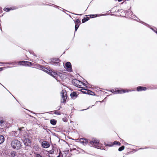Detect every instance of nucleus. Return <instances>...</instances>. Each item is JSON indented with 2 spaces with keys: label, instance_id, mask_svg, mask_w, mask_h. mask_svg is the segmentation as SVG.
Listing matches in <instances>:
<instances>
[{
  "label": "nucleus",
  "instance_id": "nucleus-1",
  "mask_svg": "<svg viewBox=\"0 0 157 157\" xmlns=\"http://www.w3.org/2000/svg\"><path fill=\"white\" fill-rule=\"evenodd\" d=\"M82 140L80 141V143L83 144V145L87 144L88 143H89L91 145H92V146L98 149H101L99 145L100 144L99 143V141L98 140L94 139L91 141L88 140H85L83 141Z\"/></svg>",
  "mask_w": 157,
  "mask_h": 157
},
{
  "label": "nucleus",
  "instance_id": "nucleus-2",
  "mask_svg": "<svg viewBox=\"0 0 157 157\" xmlns=\"http://www.w3.org/2000/svg\"><path fill=\"white\" fill-rule=\"evenodd\" d=\"M11 145L13 149H20L21 146V142L17 140H12Z\"/></svg>",
  "mask_w": 157,
  "mask_h": 157
},
{
  "label": "nucleus",
  "instance_id": "nucleus-3",
  "mask_svg": "<svg viewBox=\"0 0 157 157\" xmlns=\"http://www.w3.org/2000/svg\"><path fill=\"white\" fill-rule=\"evenodd\" d=\"M66 91L65 90H63L60 92L61 98L60 101L61 103H65L67 98V96Z\"/></svg>",
  "mask_w": 157,
  "mask_h": 157
},
{
  "label": "nucleus",
  "instance_id": "nucleus-4",
  "mask_svg": "<svg viewBox=\"0 0 157 157\" xmlns=\"http://www.w3.org/2000/svg\"><path fill=\"white\" fill-rule=\"evenodd\" d=\"M64 67L68 72H71L72 71L71 64L70 62H67L65 63Z\"/></svg>",
  "mask_w": 157,
  "mask_h": 157
},
{
  "label": "nucleus",
  "instance_id": "nucleus-5",
  "mask_svg": "<svg viewBox=\"0 0 157 157\" xmlns=\"http://www.w3.org/2000/svg\"><path fill=\"white\" fill-rule=\"evenodd\" d=\"M44 71L46 72V73L49 74L51 75L52 76L56 79V75H58L57 73H56L54 72H51L50 71L47 70H44Z\"/></svg>",
  "mask_w": 157,
  "mask_h": 157
},
{
  "label": "nucleus",
  "instance_id": "nucleus-6",
  "mask_svg": "<svg viewBox=\"0 0 157 157\" xmlns=\"http://www.w3.org/2000/svg\"><path fill=\"white\" fill-rule=\"evenodd\" d=\"M115 90V91H114V90H113L111 91L112 93L114 94L117 93L121 94L122 93H125L126 92L125 90Z\"/></svg>",
  "mask_w": 157,
  "mask_h": 157
},
{
  "label": "nucleus",
  "instance_id": "nucleus-7",
  "mask_svg": "<svg viewBox=\"0 0 157 157\" xmlns=\"http://www.w3.org/2000/svg\"><path fill=\"white\" fill-rule=\"evenodd\" d=\"M42 145L44 148H47L49 147V144L46 141H44L42 142Z\"/></svg>",
  "mask_w": 157,
  "mask_h": 157
},
{
  "label": "nucleus",
  "instance_id": "nucleus-8",
  "mask_svg": "<svg viewBox=\"0 0 157 157\" xmlns=\"http://www.w3.org/2000/svg\"><path fill=\"white\" fill-rule=\"evenodd\" d=\"M31 141L29 139H25L24 141V144L26 146H29L31 144Z\"/></svg>",
  "mask_w": 157,
  "mask_h": 157
},
{
  "label": "nucleus",
  "instance_id": "nucleus-9",
  "mask_svg": "<svg viewBox=\"0 0 157 157\" xmlns=\"http://www.w3.org/2000/svg\"><path fill=\"white\" fill-rule=\"evenodd\" d=\"M136 90L138 91H140L146 90L147 88L145 87L139 86L137 87Z\"/></svg>",
  "mask_w": 157,
  "mask_h": 157
},
{
  "label": "nucleus",
  "instance_id": "nucleus-10",
  "mask_svg": "<svg viewBox=\"0 0 157 157\" xmlns=\"http://www.w3.org/2000/svg\"><path fill=\"white\" fill-rule=\"evenodd\" d=\"M80 82L79 80L75 79L72 80V83L75 86H78Z\"/></svg>",
  "mask_w": 157,
  "mask_h": 157
},
{
  "label": "nucleus",
  "instance_id": "nucleus-11",
  "mask_svg": "<svg viewBox=\"0 0 157 157\" xmlns=\"http://www.w3.org/2000/svg\"><path fill=\"white\" fill-rule=\"evenodd\" d=\"M70 96L72 98H74V97L75 98H76L77 95L76 92H74L71 94Z\"/></svg>",
  "mask_w": 157,
  "mask_h": 157
},
{
  "label": "nucleus",
  "instance_id": "nucleus-12",
  "mask_svg": "<svg viewBox=\"0 0 157 157\" xmlns=\"http://www.w3.org/2000/svg\"><path fill=\"white\" fill-rule=\"evenodd\" d=\"M4 140V137L2 135H0V144L2 143Z\"/></svg>",
  "mask_w": 157,
  "mask_h": 157
},
{
  "label": "nucleus",
  "instance_id": "nucleus-13",
  "mask_svg": "<svg viewBox=\"0 0 157 157\" xmlns=\"http://www.w3.org/2000/svg\"><path fill=\"white\" fill-rule=\"evenodd\" d=\"M19 63H26L27 65L29 66L31 65H32L31 63L30 62H28V61H22L21 62H20Z\"/></svg>",
  "mask_w": 157,
  "mask_h": 157
},
{
  "label": "nucleus",
  "instance_id": "nucleus-14",
  "mask_svg": "<svg viewBox=\"0 0 157 157\" xmlns=\"http://www.w3.org/2000/svg\"><path fill=\"white\" fill-rule=\"evenodd\" d=\"M16 153L14 151H13L11 152V153L10 154V156L11 157H14L15 156H16Z\"/></svg>",
  "mask_w": 157,
  "mask_h": 157
},
{
  "label": "nucleus",
  "instance_id": "nucleus-15",
  "mask_svg": "<svg viewBox=\"0 0 157 157\" xmlns=\"http://www.w3.org/2000/svg\"><path fill=\"white\" fill-rule=\"evenodd\" d=\"M113 145H117L118 146H120L121 145V144L119 142L116 141H114L113 142Z\"/></svg>",
  "mask_w": 157,
  "mask_h": 157
},
{
  "label": "nucleus",
  "instance_id": "nucleus-16",
  "mask_svg": "<svg viewBox=\"0 0 157 157\" xmlns=\"http://www.w3.org/2000/svg\"><path fill=\"white\" fill-rule=\"evenodd\" d=\"M89 20V18L88 17H85L82 20V22L84 23L86 21H87Z\"/></svg>",
  "mask_w": 157,
  "mask_h": 157
},
{
  "label": "nucleus",
  "instance_id": "nucleus-17",
  "mask_svg": "<svg viewBox=\"0 0 157 157\" xmlns=\"http://www.w3.org/2000/svg\"><path fill=\"white\" fill-rule=\"evenodd\" d=\"M86 92H84V94H90L92 95L93 94H91V93H92L94 94V93L92 91L90 90H86Z\"/></svg>",
  "mask_w": 157,
  "mask_h": 157
},
{
  "label": "nucleus",
  "instance_id": "nucleus-18",
  "mask_svg": "<svg viewBox=\"0 0 157 157\" xmlns=\"http://www.w3.org/2000/svg\"><path fill=\"white\" fill-rule=\"evenodd\" d=\"M50 122L52 124L54 125L56 123V121L55 120L52 119L51 120Z\"/></svg>",
  "mask_w": 157,
  "mask_h": 157
},
{
  "label": "nucleus",
  "instance_id": "nucleus-19",
  "mask_svg": "<svg viewBox=\"0 0 157 157\" xmlns=\"http://www.w3.org/2000/svg\"><path fill=\"white\" fill-rule=\"evenodd\" d=\"M105 145L106 146L109 147H111L113 145V143L111 142H110L108 144H105Z\"/></svg>",
  "mask_w": 157,
  "mask_h": 157
},
{
  "label": "nucleus",
  "instance_id": "nucleus-20",
  "mask_svg": "<svg viewBox=\"0 0 157 157\" xmlns=\"http://www.w3.org/2000/svg\"><path fill=\"white\" fill-rule=\"evenodd\" d=\"M124 148V146H122L121 147H119L118 149V151H121L123 150Z\"/></svg>",
  "mask_w": 157,
  "mask_h": 157
},
{
  "label": "nucleus",
  "instance_id": "nucleus-21",
  "mask_svg": "<svg viewBox=\"0 0 157 157\" xmlns=\"http://www.w3.org/2000/svg\"><path fill=\"white\" fill-rule=\"evenodd\" d=\"M52 62L56 64L59 62V59H53Z\"/></svg>",
  "mask_w": 157,
  "mask_h": 157
},
{
  "label": "nucleus",
  "instance_id": "nucleus-22",
  "mask_svg": "<svg viewBox=\"0 0 157 157\" xmlns=\"http://www.w3.org/2000/svg\"><path fill=\"white\" fill-rule=\"evenodd\" d=\"M81 22L78 19H77L75 22V24H77L80 23Z\"/></svg>",
  "mask_w": 157,
  "mask_h": 157
},
{
  "label": "nucleus",
  "instance_id": "nucleus-23",
  "mask_svg": "<svg viewBox=\"0 0 157 157\" xmlns=\"http://www.w3.org/2000/svg\"><path fill=\"white\" fill-rule=\"evenodd\" d=\"M79 26V25H78V24H75V31H76L78 28Z\"/></svg>",
  "mask_w": 157,
  "mask_h": 157
},
{
  "label": "nucleus",
  "instance_id": "nucleus-24",
  "mask_svg": "<svg viewBox=\"0 0 157 157\" xmlns=\"http://www.w3.org/2000/svg\"><path fill=\"white\" fill-rule=\"evenodd\" d=\"M62 120H63V121L64 122H67V118H66V117L63 118Z\"/></svg>",
  "mask_w": 157,
  "mask_h": 157
},
{
  "label": "nucleus",
  "instance_id": "nucleus-25",
  "mask_svg": "<svg viewBox=\"0 0 157 157\" xmlns=\"http://www.w3.org/2000/svg\"><path fill=\"white\" fill-rule=\"evenodd\" d=\"M140 22L141 23H142V24H144L145 25H147V24L146 23L142 21H140Z\"/></svg>",
  "mask_w": 157,
  "mask_h": 157
},
{
  "label": "nucleus",
  "instance_id": "nucleus-26",
  "mask_svg": "<svg viewBox=\"0 0 157 157\" xmlns=\"http://www.w3.org/2000/svg\"><path fill=\"white\" fill-rule=\"evenodd\" d=\"M36 157H42L39 154H37L36 155Z\"/></svg>",
  "mask_w": 157,
  "mask_h": 157
},
{
  "label": "nucleus",
  "instance_id": "nucleus-27",
  "mask_svg": "<svg viewBox=\"0 0 157 157\" xmlns=\"http://www.w3.org/2000/svg\"><path fill=\"white\" fill-rule=\"evenodd\" d=\"M87 140V139H86L85 138H80V141H81V140Z\"/></svg>",
  "mask_w": 157,
  "mask_h": 157
},
{
  "label": "nucleus",
  "instance_id": "nucleus-28",
  "mask_svg": "<svg viewBox=\"0 0 157 157\" xmlns=\"http://www.w3.org/2000/svg\"><path fill=\"white\" fill-rule=\"evenodd\" d=\"M10 9H9V8H6V9H5V11H10Z\"/></svg>",
  "mask_w": 157,
  "mask_h": 157
},
{
  "label": "nucleus",
  "instance_id": "nucleus-29",
  "mask_svg": "<svg viewBox=\"0 0 157 157\" xmlns=\"http://www.w3.org/2000/svg\"><path fill=\"white\" fill-rule=\"evenodd\" d=\"M59 157H60V155H62V152L61 151H60V150H59Z\"/></svg>",
  "mask_w": 157,
  "mask_h": 157
},
{
  "label": "nucleus",
  "instance_id": "nucleus-30",
  "mask_svg": "<svg viewBox=\"0 0 157 157\" xmlns=\"http://www.w3.org/2000/svg\"><path fill=\"white\" fill-rule=\"evenodd\" d=\"M3 122H4V121L3 120H1L0 121V123L1 124H3Z\"/></svg>",
  "mask_w": 157,
  "mask_h": 157
},
{
  "label": "nucleus",
  "instance_id": "nucleus-31",
  "mask_svg": "<svg viewBox=\"0 0 157 157\" xmlns=\"http://www.w3.org/2000/svg\"><path fill=\"white\" fill-rule=\"evenodd\" d=\"M63 75L62 74H61V73H59V77H60L61 78V77H62Z\"/></svg>",
  "mask_w": 157,
  "mask_h": 157
},
{
  "label": "nucleus",
  "instance_id": "nucleus-32",
  "mask_svg": "<svg viewBox=\"0 0 157 157\" xmlns=\"http://www.w3.org/2000/svg\"><path fill=\"white\" fill-rule=\"evenodd\" d=\"M54 113L56 114H59V113L55 111Z\"/></svg>",
  "mask_w": 157,
  "mask_h": 157
},
{
  "label": "nucleus",
  "instance_id": "nucleus-33",
  "mask_svg": "<svg viewBox=\"0 0 157 157\" xmlns=\"http://www.w3.org/2000/svg\"><path fill=\"white\" fill-rule=\"evenodd\" d=\"M74 14L76 15H80V16H81L82 15V14H75V13H74Z\"/></svg>",
  "mask_w": 157,
  "mask_h": 157
},
{
  "label": "nucleus",
  "instance_id": "nucleus-34",
  "mask_svg": "<svg viewBox=\"0 0 157 157\" xmlns=\"http://www.w3.org/2000/svg\"><path fill=\"white\" fill-rule=\"evenodd\" d=\"M2 68L1 67L0 68V71H2Z\"/></svg>",
  "mask_w": 157,
  "mask_h": 157
},
{
  "label": "nucleus",
  "instance_id": "nucleus-35",
  "mask_svg": "<svg viewBox=\"0 0 157 157\" xmlns=\"http://www.w3.org/2000/svg\"><path fill=\"white\" fill-rule=\"evenodd\" d=\"M92 16H95V17H97V15L96 14V15H92Z\"/></svg>",
  "mask_w": 157,
  "mask_h": 157
},
{
  "label": "nucleus",
  "instance_id": "nucleus-36",
  "mask_svg": "<svg viewBox=\"0 0 157 157\" xmlns=\"http://www.w3.org/2000/svg\"><path fill=\"white\" fill-rule=\"evenodd\" d=\"M117 0L118 1V2H121L122 1V0Z\"/></svg>",
  "mask_w": 157,
  "mask_h": 157
},
{
  "label": "nucleus",
  "instance_id": "nucleus-37",
  "mask_svg": "<svg viewBox=\"0 0 157 157\" xmlns=\"http://www.w3.org/2000/svg\"><path fill=\"white\" fill-rule=\"evenodd\" d=\"M82 93H84V92H86V91H85H85H82Z\"/></svg>",
  "mask_w": 157,
  "mask_h": 157
},
{
  "label": "nucleus",
  "instance_id": "nucleus-38",
  "mask_svg": "<svg viewBox=\"0 0 157 157\" xmlns=\"http://www.w3.org/2000/svg\"><path fill=\"white\" fill-rule=\"evenodd\" d=\"M86 109H83V110H82V111H83L84 110H86Z\"/></svg>",
  "mask_w": 157,
  "mask_h": 157
},
{
  "label": "nucleus",
  "instance_id": "nucleus-39",
  "mask_svg": "<svg viewBox=\"0 0 157 157\" xmlns=\"http://www.w3.org/2000/svg\"><path fill=\"white\" fill-rule=\"evenodd\" d=\"M19 130H20H20H21V129L20 128H19Z\"/></svg>",
  "mask_w": 157,
  "mask_h": 157
},
{
  "label": "nucleus",
  "instance_id": "nucleus-40",
  "mask_svg": "<svg viewBox=\"0 0 157 157\" xmlns=\"http://www.w3.org/2000/svg\"><path fill=\"white\" fill-rule=\"evenodd\" d=\"M51 153L52 154V152H50V154H51Z\"/></svg>",
  "mask_w": 157,
  "mask_h": 157
},
{
  "label": "nucleus",
  "instance_id": "nucleus-41",
  "mask_svg": "<svg viewBox=\"0 0 157 157\" xmlns=\"http://www.w3.org/2000/svg\"><path fill=\"white\" fill-rule=\"evenodd\" d=\"M51 153L52 154V152H50V154H51Z\"/></svg>",
  "mask_w": 157,
  "mask_h": 157
},
{
  "label": "nucleus",
  "instance_id": "nucleus-42",
  "mask_svg": "<svg viewBox=\"0 0 157 157\" xmlns=\"http://www.w3.org/2000/svg\"><path fill=\"white\" fill-rule=\"evenodd\" d=\"M51 153L52 154V152H50V154H51Z\"/></svg>",
  "mask_w": 157,
  "mask_h": 157
},
{
  "label": "nucleus",
  "instance_id": "nucleus-43",
  "mask_svg": "<svg viewBox=\"0 0 157 157\" xmlns=\"http://www.w3.org/2000/svg\"><path fill=\"white\" fill-rule=\"evenodd\" d=\"M104 15V14H103L102 15Z\"/></svg>",
  "mask_w": 157,
  "mask_h": 157
},
{
  "label": "nucleus",
  "instance_id": "nucleus-44",
  "mask_svg": "<svg viewBox=\"0 0 157 157\" xmlns=\"http://www.w3.org/2000/svg\"><path fill=\"white\" fill-rule=\"evenodd\" d=\"M60 114H60V113H59V115H60Z\"/></svg>",
  "mask_w": 157,
  "mask_h": 157
},
{
  "label": "nucleus",
  "instance_id": "nucleus-45",
  "mask_svg": "<svg viewBox=\"0 0 157 157\" xmlns=\"http://www.w3.org/2000/svg\"><path fill=\"white\" fill-rule=\"evenodd\" d=\"M156 33H157V31L156 32Z\"/></svg>",
  "mask_w": 157,
  "mask_h": 157
}]
</instances>
